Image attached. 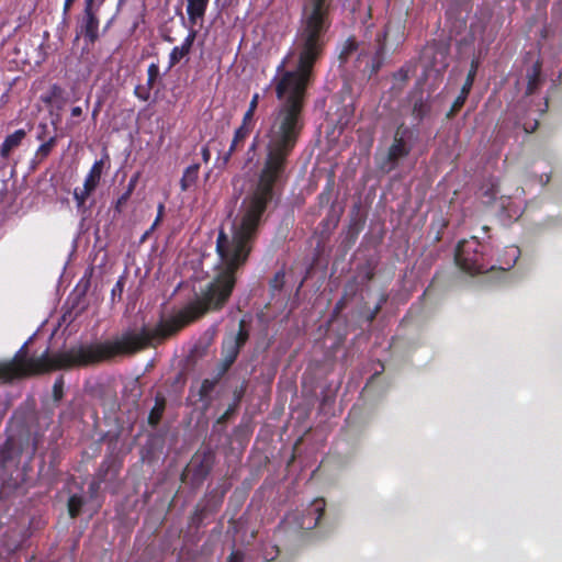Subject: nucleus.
Returning <instances> with one entry per match:
<instances>
[{
    "label": "nucleus",
    "mask_w": 562,
    "mask_h": 562,
    "mask_svg": "<svg viewBox=\"0 0 562 562\" xmlns=\"http://www.w3.org/2000/svg\"><path fill=\"white\" fill-rule=\"evenodd\" d=\"M263 223L265 217L239 207L232 235L224 228L217 234L215 250L220 259L218 271L193 300L172 315L161 317L153 327L144 325L138 331L127 330L112 339L79 344L64 351L46 350L37 357V374L94 367L134 356L147 348H156L207 313L221 311L233 293L237 271L246 265Z\"/></svg>",
    "instance_id": "nucleus-1"
},
{
    "label": "nucleus",
    "mask_w": 562,
    "mask_h": 562,
    "mask_svg": "<svg viewBox=\"0 0 562 562\" xmlns=\"http://www.w3.org/2000/svg\"><path fill=\"white\" fill-rule=\"evenodd\" d=\"M331 4L333 0L304 1L293 48L295 68L286 70V61L282 60L271 81L279 104L268 120L266 157L257 183L240 204V209L261 217L278 200L277 183L305 128L307 90L314 82V68L323 58L328 43Z\"/></svg>",
    "instance_id": "nucleus-2"
},
{
    "label": "nucleus",
    "mask_w": 562,
    "mask_h": 562,
    "mask_svg": "<svg viewBox=\"0 0 562 562\" xmlns=\"http://www.w3.org/2000/svg\"><path fill=\"white\" fill-rule=\"evenodd\" d=\"M486 249L487 247L481 244L476 237L459 241L454 255L457 266L471 276L495 270L496 266L492 263Z\"/></svg>",
    "instance_id": "nucleus-3"
},
{
    "label": "nucleus",
    "mask_w": 562,
    "mask_h": 562,
    "mask_svg": "<svg viewBox=\"0 0 562 562\" xmlns=\"http://www.w3.org/2000/svg\"><path fill=\"white\" fill-rule=\"evenodd\" d=\"M418 137L419 133L417 130L401 123L393 134L392 143L385 156L378 165L379 169L383 172H390L396 169L400 161L409 156L418 142Z\"/></svg>",
    "instance_id": "nucleus-4"
},
{
    "label": "nucleus",
    "mask_w": 562,
    "mask_h": 562,
    "mask_svg": "<svg viewBox=\"0 0 562 562\" xmlns=\"http://www.w3.org/2000/svg\"><path fill=\"white\" fill-rule=\"evenodd\" d=\"M24 349L25 346L20 349L12 361L0 363L1 380L9 381L35 372V360L32 357L26 358Z\"/></svg>",
    "instance_id": "nucleus-5"
},
{
    "label": "nucleus",
    "mask_w": 562,
    "mask_h": 562,
    "mask_svg": "<svg viewBox=\"0 0 562 562\" xmlns=\"http://www.w3.org/2000/svg\"><path fill=\"white\" fill-rule=\"evenodd\" d=\"M213 467L212 457L204 453L203 456L195 454L187 468L186 472L182 473V481L186 476H190V484L193 487H199L205 481L211 473Z\"/></svg>",
    "instance_id": "nucleus-6"
},
{
    "label": "nucleus",
    "mask_w": 562,
    "mask_h": 562,
    "mask_svg": "<svg viewBox=\"0 0 562 562\" xmlns=\"http://www.w3.org/2000/svg\"><path fill=\"white\" fill-rule=\"evenodd\" d=\"M99 5H95V0H85L81 33L91 44L95 43L99 38Z\"/></svg>",
    "instance_id": "nucleus-7"
},
{
    "label": "nucleus",
    "mask_w": 562,
    "mask_h": 562,
    "mask_svg": "<svg viewBox=\"0 0 562 562\" xmlns=\"http://www.w3.org/2000/svg\"><path fill=\"white\" fill-rule=\"evenodd\" d=\"M389 35V26H385L383 32L376 34L375 42H376V48L375 52L371 58L370 65H369V77L376 75L379 70L381 69L383 61H384V55L386 50V38Z\"/></svg>",
    "instance_id": "nucleus-8"
},
{
    "label": "nucleus",
    "mask_w": 562,
    "mask_h": 562,
    "mask_svg": "<svg viewBox=\"0 0 562 562\" xmlns=\"http://www.w3.org/2000/svg\"><path fill=\"white\" fill-rule=\"evenodd\" d=\"M252 131V126L241 123L234 132V136L228 150L223 155L222 162L227 165L232 155L238 149L243 148L245 140L248 138Z\"/></svg>",
    "instance_id": "nucleus-9"
},
{
    "label": "nucleus",
    "mask_w": 562,
    "mask_h": 562,
    "mask_svg": "<svg viewBox=\"0 0 562 562\" xmlns=\"http://www.w3.org/2000/svg\"><path fill=\"white\" fill-rule=\"evenodd\" d=\"M325 501L316 498L307 508V516L303 518L301 527L305 529H313L318 526L321 519L325 514Z\"/></svg>",
    "instance_id": "nucleus-10"
},
{
    "label": "nucleus",
    "mask_w": 562,
    "mask_h": 562,
    "mask_svg": "<svg viewBox=\"0 0 562 562\" xmlns=\"http://www.w3.org/2000/svg\"><path fill=\"white\" fill-rule=\"evenodd\" d=\"M195 36L196 32L193 30L190 31L187 37L183 40L182 44L180 46H175L171 49L169 54V69L173 68L181 61L182 58L187 57L190 54Z\"/></svg>",
    "instance_id": "nucleus-11"
},
{
    "label": "nucleus",
    "mask_w": 562,
    "mask_h": 562,
    "mask_svg": "<svg viewBox=\"0 0 562 562\" xmlns=\"http://www.w3.org/2000/svg\"><path fill=\"white\" fill-rule=\"evenodd\" d=\"M541 71H542V64L539 60H537L531 66V68L528 69L526 95L533 94L540 88V86L542 83Z\"/></svg>",
    "instance_id": "nucleus-12"
},
{
    "label": "nucleus",
    "mask_w": 562,
    "mask_h": 562,
    "mask_svg": "<svg viewBox=\"0 0 562 562\" xmlns=\"http://www.w3.org/2000/svg\"><path fill=\"white\" fill-rule=\"evenodd\" d=\"M207 5L209 0H187V14L191 24L204 18Z\"/></svg>",
    "instance_id": "nucleus-13"
},
{
    "label": "nucleus",
    "mask_w": 562,
    "mask_h": 562,
    "mask_svg": "<svg viewBox=\"0 0 562 562\" xmlns=\"http://www.w3.org/2000/svg\"><path fill=\"white\" fill-rule=\"evenodd\" d=\"M104 168V159L101 158L99 160H95L89 170L85 183L86 184V192H93L98 184L100 183V179L103 172Z\"/></svg>",
    "instance_id": "nucleus-14"
},
{
    "label": "nucleus",
    "mask_w": 562,
    "mask_h": 562,
    "mask_svg": "<svg viewBox=\"0 0 562 562\" xmlns=\"http://www.w3.org/2000/svg\"><path fill=\"white\" fill-rule=\"evenodd\" d=\"M199 173H200V164L195 162L190 166H188L182 173V177L180 179V189L182 192H187L190 189H192L198 180H199Z\"/></svg>",
    "instance_id": "nucleus-15"
},
{
    "label": "nucleus",
    "mask_w": 562,
    "mask_h": 562,
    "mask_svg": "<svg viewBox=\"0 0 562 562\" xmlns=\"http://www.w3.org/2000/svg\"><path fill=\"white\" fill-rule=\"evenodd\" d=\"M165 409L166 398L161 393H157L155 396V405L148 415V425L151 427H157L162 418Z\"/></svg>",
    "instance_id": "nucleus-16"
},
{
    "label": "nucleus",
    "mask_w": 562,
    "mask_h": 562,
    "mask_svg": "<svg viewBox=\"0 0 562 562\" xmlns=\"http://www.w3.org/2000/svg\"><path fill=\"white\" fill-rule=\"evenodd\" d=\"M24 137V130H18L13 134L9 135L1 145V156L4 158L8 157L10 153L21 144Z\"/></svg>",
    "instance_id": "nucleus-17"
},
{
    "label": "nucleus",
    "mask_w": 562,
    "mask_h": 562,
    "mask_svg": "<svg viewBox=\"0 0 562 562\" xmlns=\"http://www.w3.org/2000/svg\"><path fill=\"white\" fill-rule=\"evenodd\" d=\"M430 112V104L427 99L419 93L413 102L412 116L417 121H423Z\"/></svg>",
    "instance_id": "nucleus-18"
},
{
    "label": "nucleus",
    "mask_w": 562,
    "mask_h": 562,
    "mask_svg": "<svg viewBox=\"0 0 562 562\" xmlns=\"http://www.w3.org/2000/svg\"><path fill=\"white\" fill-rule=\"evenodd\" d=\"M221 380L218 378L213 379H204L201 383L200 390H199V397L201 401H205L206 403H210L211 401V393L214 391L216 385L218 384Z\"/></svg>",
    "instance_id": "nucleus-19"
},
{
    "label": "nucleus",
    "mask_w": 562,
    "mask_h": 562,
    "mask_svg": "<svg viewBox=\"0 0 562 562\" xmlns=\"http://www.w3.org/2000/svg\"><path fill=\"white\" fill-rule=\"evenodd\" d=\"M358 49V43L356 42L355 38H348L344 42L340 50H339V54H338V59L340 61L341 65L346 64L350 56L356 53Z\"/></svg>",
    "instance_id": "nucleus-20"
},
{
    "label": "nucleus",
    "mask_w": 562,
    "mask_h": 562,
    "mask_svg": "<svg viewBox=\"0 0 562 562\" xmlns=\"http://www.w3.org/2000/svg\"><path fill=\"white\" fill-rule=\"evenodd\" d=\"M240 350L241 347L232 341L229 338L225 339L222 344V357L229 361L235 362Z\"/></svg>",
    "instance_id": "nucleus-21"
},
{
    "label": "nucleus",
    "mask_w": 562,
    "mask_h": 562,
    "mask_svg": "<svg viewBox=\"0 0 562 562\" xmlns=\"http://www.w3.org/2000/svg\"><path fill=\"white\" fill-rule=\"evenodd\" d=\"M83 504H85V499L81 495H78V494L71 495L67 503L69 516L71 518H77L81 513Z\"/></svg>",
    "instance_id": "nucleus-22"
},
{
    "label": "nucleus",
    "mask_w": 562,
    "mask_h": 562,
    "mask_svg": "<svg viewBox=\"0 0 562 562\" xmlns=\"http://www.w3.org/2000/svg\"><path fill=\"white\" fill-rule=\"evenodd\" d=\"M259 100H260L259 93H255L251 97L248 109L243 116L241 123L254 127V115L258 108Z\"/></svg>",
    "instance_id": "nucleus-23"
},
{
    "label": "nucleus",
    "mask_w": 562,
    "mask_h": 562,
    "mask_svg": "<svg viewBox=\"0 0 562 562\" xmlns=\"http://www.w3.org/2000/svg\"><path fill=\"white\" fill-rule=\"evenodd\" d=\"M229 339L241 348L246 345L249 339V330L245 319L239 321L237 334L233 337H229Z\"/></svg>",
    "instance_id": "nucleus-24"
},
{
    "label": "nucleus",
    "mask_w": 562,
    "mask_h": 562,
    "mask_svg": "<svg viewBox=\"0 0 562 562\" xmlns=\"http://www.w3.org/2000/svg\"><path fill=\"white\" fill-rule=\"evenodd\" d=\"M136 182H137V177L131 179L128 184H127V188H126L125 192L122 193L121 196L117 199V201L115 203V211L117 213L122 212L123 206L130 200V198H131V195H132V193H133V191L135 189Z\"/></svg>",
    "instance_id": "nucleus-25"
},
{
    "label": "nucleus",
    "mask_w": 562,
    "mask_h": 562,
    "mask_svg": "<svg viewBox=\"0 0 562 562\" xmlns=\"http://www.w3.org/2000/svg\"><path fill=\"white\" fill-rule=\"evenodd\" d=\"M469 94L470 93L463 92L462 90L460 91L459 95L454 99L450 110L446 114V117L448 120L453 119L460 112V110L463 108Z\"/></svg>",
    "instance_id": "nucleus-26"
},
{
    "label": "nucleus",
    "mask_w": 562,
    "mask_h": 562,
    "mask_svg": "<svg viewBox=\"0 0 562 562\" xmlns=\"http://www.w3.org/2000/svg\"><path fill=\"white\" fill-rule=\"evenodd\" d=\"M65 380L64 375H59L53 385L52 401L54 405H58L64 397Z\"/></svg>",
    "instance_id": "nucleus-27"
},
{
    "label": "nucleus",
    "mask_w": 562,
    "mask_h": 562,
    "mask_svg": "<svg viewBox=\"0 0 562 562\" xmlns=\"http://www.w3.org/2000/svg\"><path fill=\"white\" fill-rule=\"evenodd\" d=\"M477 68H479V64L476 60H472L471 63V67L468 71V75H467V78H465V81L461 88V90L463 92H468L470 93L471 90H472V87H473V83H474V80H475V77H476V74H477Z\"/></svg>",
    "instance_id": "nucleus-28"
},
{
    "label": "nucleus",
    "mask_w": 562,
    "mask_h": 562,
    "mask_svg": "<svg viewBox=\"0 0 562 562\" xmlns=\"http://www.w3.org/2000/svg\"><path fill=\"white\" fill-rule=\"evenodd\" d=\"M285 283V272L283 270L277 271L269 282L272 292L281 291Z\"/></svg>",
    "instance_id": "nucleus-29"
},
{
    "label": "nucleus",
    "mask_w": 562,
    "mask_h": 562,
    "mask_svg": "<svg viewBox=\"0 0 562 562\" xmlns=\"http://www.w3.org/2000/svg\"><path fill=\"white\" fill-rule=\"evenodd\" d=\"M159 76L160 71L158 64L151 63L147 69V82L145 86L153 89Z\"/></svg>",
    "instance_id": "nucleus-30"
},
{
    "label": "nucleus",
    "mask_w": 562,
    "mask_h": 562,
    "mask_svg": "<svg viewBox=\"0 0 562 562\" xmlns=\"http://www.w3.org/2000/svg\"><path fill=\"white\" fill-rule=\"evenodd\" d=\"M206 515V507L196 505L193 513L190 516L191 525L199 527Z\"/></svg>",
    "instance_id": "nucleus-31"
},
{
    "label": "nucleus",
    "mask_w": 562,
    "mask_h": 562,
    "mask_svg": "<svg viewBox=\"0 0 562 562\" xmlns=\"http://www.w3.org/2000/svg\"><path fill=\"white\" fill-rule=\"evenodd\" d=\"M506 252L509 255L510 260H508L505 266H499V269L503 270V271H507L512 267H514V265L516 263V261L519 258L520 249L518 247H516V246H512V247H509L507 249Z\"/></svg>",
    "instance_id": "nucleus-32"
},
{
    "label": "nucleus",
    "mask_w": 562,
    "mask_h": 562,
    "mask_svg": "<svg viewBox=\"0 0 562 562\" xmlns=\"http://www.w3.org/2000/svg\"><path fill=\"white\" fill-rule=\"evenodd\" d=\"M55 145L56 137L53 136L48 140L41 144L40 147H37V156H41L42 158L47 157Z\"/></svg>",
    "instance_id": "nucleus-33"
},
{
    "label": "nucleus",
    "mask_w": 562,
    "mask_h": 562,
    "mask_svg": "<svg viewBox=\"0 0 562 562\" xmlns=\"http://www.w3.org/2000/svg\"><path fill=\"white\" fill-rule=\"evenodd\" d=\"M124 285H125V278L121 277L116 281V283L114 284V286L112 288V291H111V299L113 302L115 300L120 301L122 299Z\"/></svg>",
    "instance_id": "nucleus-34"
},
{
    "label": "nucleus",
    "mask_w": 562,
    "mask_h": 562,
    "mask_svg": "<svg viewBox=\"0 0 562 562\" xmlns=\"http://www.w3.org/2000/svg\"><path fill=\"white\" fill-rule=\"evenodd\" d=\"M237 403L231 404L226 411L216 419V424L224 425L235 414Z\"/></svg>",
    "instance_id": "nucleus-35"
},
{
    "label": "nucleus",
    "mask_w": 562,
    "mask_h": 562,
    "mask_svg": "<svg viewBox=\"0 0 562 562\" xmlns=\"http://www.w3.org/2000/svg\"><path fill=\"white\" fill-rule=\"evenodd\" d=\"M150 88H148L147 86H136L135 89H134V94L137 99L142 100V101H148L149 98H150Z\"/></svg>",
    "instance_id": "nucleus-36"
},
{
    "label": "nucleus",
    "mask_w": 562,
    "mask_h": 562,
    "mask_svg": "<svg viewBox=\"0 0 562 562\" xmlns=\"http://www.w3.org/2000/svg\"><path fill=\"white\" fill-rule=\"evenodd\" d=\"M92 192H88V191L86 192V184H83L82 189H78V188L75 189L74 198L77 201V204L80 206V205L85 204L86 200L89 198V195Z\"/></svg>",
    "instance_id": "nucleus-37"
},
{
    "label": "nucleus",
    "mask_w": 562,
    "mask_h": 562,
    "mask_svg": "<svg viewBox=\"0 0 562 562\" xmlns=\"http://www.w3.org/2000/svg\"><path fill=\"white\" fill-rule=\"evenodd\" d=\"M164 212H165V205L162 203H160L158 205V210H157V216L153 223V225L150 226V228L145 233L143 239H145L157 226L158 224L161 222L162 220V216H164Z\"/></svg>",
    "instance_id": "nucleus-38"
},
{
    "label": "nucleus",
    "mask_w": 562,
    "mask_h": 562,
    "mask_svg": "<svg viewBox=\"0 0 562 562\" xmlns=\"http://www.w3.org/2000/svg\"><path fill=\"white\" fill-rule=\"evenodd\" d=\"M233 364H234L233 361H229V360L225 359L224 357H222L216 378H218V380H221L226 374V372L231 369V367Z\"/></svg>",
    "instance_id": "nucleus-39"
},
{
    "label": "nucleus",
    "mask_w": 562,
    "mask_h": 562,
    "mask_svg": "<svg viewBox=\"0 0 562 562\" xmlns=\"http://www.w3.org/2000/svg\"><path fill=\"white\" fill-rule=\"evenodd\" d=\"M61 93V89L57 86H54L52 88V93L50 95H42L41 99L43 102L45 103H48V104H52L54 102V100L59 97Z\"/></svg>",
    "instance_id": "nucleus-40"
},
{
    "label": "nucleus",
    "mask_w": 562,
    "mask_h": 562,
    "mask_svg": "<svg viewBox=\"0 0 562 562\" xmlns=\"http://www.w3.org/2000/svg\"><path fill=\"white\" fill-rule=\"evenodd\" d=\"M362 226H363V223H360L359 221H353L349 225L348 234L351 236V238L353 240L358 237L360 231L362 229Z\"/></svg>",
    "instance_id": "nucleus-41"
},
{
    "label": "nucleus",
    "mask_w": 562,
    "mask_h": 562,
    "mask_svg": "<svg viewBox=\"0 0 562 562\" xmlns=\"http://www.w3.org/2000/svg\"><path fill=\"white\" fill-rule=\"evenodd\" d=\"M539 126V120L533 119L531 121H526L522 123V128L526 133H533Z\"/></svg>",
    "instance_id": "nucleus-42"
},
{
    "label": "nucleus",
    "mask_w": 562,
    "mask_h": 562,
    "mask_svg": "<svg viewBox=\"0 0 562 562\" xmlns=\"http://www.w3.org/2000/svg\"><path fill=\"white\" fill-rule=\"evenodd\" d=\"M245 554L240 550H234L227 558V562H244Z\"/></svg>",
    "instance_id": "nucleus-43"
},
{
    "label": "nucleus",
    "mask_w": 562,
    "mask_h": 562,
    "mask_svg": "<svg viewBox=\"0 0 562 562\" xmlns=\"http://www.w3.org/2000/svg\"><path fill=\"white\" fill-rule=\"evenodd\" d=\"M100 491V482L93 480L88 486V493L91 498L95 497Z\"/></svg>",
    "instance_id": "nucleus-44"
},
{
    "label": "nucleus",
    "mask_w": 562,
    "mask_h": 562,
    "mask_svg": "<svg viewBox=\"0 0 562 562\" xmlns=\"http://www.w3.org/2000/svg\"><path fill=\"white\" fill-rule=\"evenodd\" d=\"M381 312L380 306H374L372 311H370L367 316L366 321L371 324L378 316V314Z\"/></svg>",
    "instance_id": "nucleus-45"
},
{
    "label": "nucleus",
    "mask_w": 562,
    "mask_h": 562,
    "mask_svg": "<svg viewBox=\"0 0 562 562\" xmlns=\"http://www.w3.org/2000/svg\"><path fill=\"white\" fill-rule=\"evenodd\" d=\"M201 156L205 164H207L211 159V150L207 145L203 146L201 149Z\"/></svg>",
    "instance_id": "nucleus-46"
},
{
    "label": "nucleus",
    "mask_w": 562,
    "mask_h": 562,
    "mask_svg": "<svg viewBox=\"0 0 562 562\" xmlns=\"http://www.w3.org/2000/svg\"><path fill=\"white\" fill-rule=\"evenodd\" d=\"M387 300L389 295L386 293L381 294L375 306H380V308L382 310L383 305L387 302Z\"/></svg>",
    "instance_id": "nucleus-47"
},
{
    "label": "nucleus",
    "mask_w": 562,
    "mask_h": 562,
    "mask_svg": "<svg viewBox=\"0 0 562 562\" xmlns=\"http://www.w3.org/2000/svg\"><path fill=\"white\" fill-rule=\"evenodd\" d=\"M82 114V109L80 106H74L71 109V116L77 117Z\"/></svg>",
    "instance_id": "nucleus-48"
},
{
    "label": "nucleus",
    "mask_w": 562,
    "mask_h": 562,
    "mask_svg": "<svg viewBox=\"0 0 562 562\" xmlns=\"http://www.w3.org/2000/svg\"><path fill=\"white\" fill-rule=\"evenodd\" d=\"M398 76L401 77V79L406 80L408 78L407 70H404L403 68L400 69Z\"/></svg>",
    "instance_id": "nucleus-49"
},
{
    "label": "nucleus",
    "mask_w": 562,
    "mask_h": 562,
    "mask_svg": "<svg viewBox=\"0 0 562 562\" xmlns=\"http://www.w3.org/2000/svg\"><path fill=\"white\" fill-rule=\"evenodd\" d=\"M74 1L75 0H65L64 10L68 11L70 9V7L72 5Z\"/></svg>",
    "instance_id": "nucleus-50"
},
{
    "label": "nucleus",
    "mask_w": 562,
    "mask_h": 562,
    "mask_svg": "<svg viewBox=\"0 0 562 562\" xmlns=\"http://www.w3.org/2000/svg\"><path fill=\"white\" fill-rule=\"evenodd\" d=\"M257 145H258V139L257 137L254 139V142L251 143L250 147H249V151H255L256 148H257Z\"/></svg>",
    "instance_id": "nucleus-51"
},
{
    "label": "nucleus",
    "mask_w": 562,
    "mask_h": 562,
    "mask_svg": "<svg viewBox=\"0 0 562 562\" xmlns=\"http://www.w3.org/2000/svg\"><path fill=\"white\" fill-rule=\"evenodd\" d=\"M373 278H374V272H373V271H368V272L366 273V279H367L368 281L372 280Z\"/></svg>",
    "instance_id": "nucleus-52"
},
{
    "label": "nucleus",
    "mask_w": 562,
    "mask_h": 562,
    "mask_svg": "<svg viewBox=\"0 0 562 562\" xmlns=\"http://www.w3.org/2000/svg\"><path fill=\"white\" fill-rule=\"evenodd\" d=\"M98 3L95 5H99V8L103 4L105 0H95Z\"/></svg>",
    "instance_id": "nucleus-53"
},
{
    "label": "nucleus",
    "mask_w": 562,
    "mask_h": 562,
    "mask_svg": "<svg viewBox=\"0 0 562 562\" xmlns=\"http://www.w3.org/2000/svg\"><path fill=\"white\" fill-rule=\"evenodd\" d=\"M42 50H43V46L41 45L37 47V53H41Z\"/></svg>",
    "instance_id": "nucleus-54"
}]
</instances>
